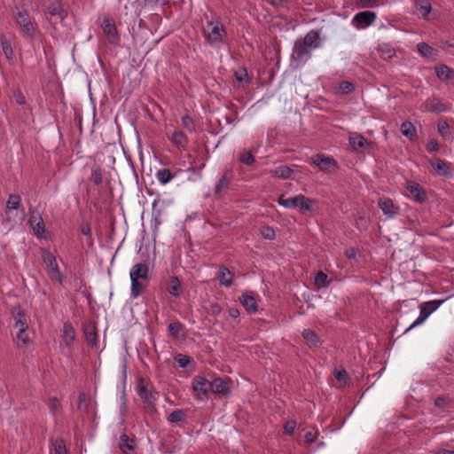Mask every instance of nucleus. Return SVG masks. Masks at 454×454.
Wrapping results in <instances>:
<instances>
[{
    "mask_svg": "<svg viewBox=\"0 0 454 454\" xmlns=\"http://www.w3.org/2000/svg\"><path fill=\"white\" fill-rule=\"evenodd\" d=\"M400 130L403 136L413 141L416 138V129L410 121H404L401 124Z\"/></svg>",
    "mask_w": 454,
    "mask_h": 454,
    "instance_id": "nucleus-33",
    "label": "nucleus"
},
{
    "mask_svg": "<svg viewBox=\"0 0 454 454\" xmlns=\"http://www.w3.org/2000/svg\"><path fill=\"white\" fill-rule=\"evenodd\" d=\"M443 302L442 300H434L427 302H423L419 305L420 313L419 317L405 330L407 333L411 329L423 324L425 320L435 311L440 305Z\"/></svg>",
    "mask_w": 454,
    "mask_h": 454,
    "instance_id": "nucleus-6",
    "label": "nucleus"
},
{
    "mask_svg": "<svg viewBox=\"0 0 454 454\" xmlns=\"http://www.w3.org/2000/svg\"><path fill=\"white\" fill-rule=\"evenodd\" d=\"M137 394L144 403L145 411L148 414L155 413L156 401L160 394L152 383L144 378H140L137 381Z\"/></svg>",
    "mask_w": 454,
    "mask_h": 454,
    "instance_id": "nucleus-3",
    "label": "nucleus"
},
{
    "mask_svg": "<svg viewBox=\"0 0 454 454\" xmlns=\"http://www.w3.org/2000/svg\"><path fill=\"white\" fill-rule=\"evenodd\" d=\"M295 427H296V423L294 421H289L284 427L285 432L286 434H291L294 431Z\"/></svg>",
    "mask_w": 454,
    "mask_h": 454,
    "instance_id": "nucleus-61",
    "label": "nucleus"
},
{
    "mask_svg": "<svg viewBox=\"0 0 454 454\" xmlns=\"http://www.w3.org/2000/svg\"><path fill=\"white\" fill-rule=\"evenodd\" d=\"M131 286H130V296L134 299L140 296L145 287L144 284V280L141 279H130Z\"/></svg>",
    "mask_w": 454,
    "mask_h": 454,
    "instance_id": "nucleus-35",
    "label": "nucleus"
},
{
    "mask_svg": "<svg viewBox=\"0 0 454 454\" xmlns=\"http://www.w3.org/2000/svg\"><path fill=\"white\" fill-rule=\"evenodd\" d=\"M378 206L382 210L383 214L388 217H394L399 213V207L394 204L390 198H380L378 200Z\"/></svg>",
    "mask_w": 454,
    "mask_h": 454,
    "instance_id": "nucleus-10",
    "label": "nucleus"
},
{
    "mask_svg": "<svg viewBox=\"0 0 454 454\" xmlns=\"http://www.w3.org/2000/svg\"><path fill=\"white\" fill-rule=\"evenodd\" d=\"M228 315L230 317L237 319L239 317V309L236 307L230 308L228 310Z\"/></svg>",
    "mask_w": 454,
    "mask_h": 454,
    "instance_id": "nucleus-64",
    "label": "nucleus"
},
{
    "mask_svg": "<svg viewBox=\"0 0 454 454\" xmlns=\"http://www.w3.org/2000/svg\"><path fill=\"white\" fill-rule=\"evenodd\" d=\"M239 301L248 313L254 314L257 311V302L254 292H244L239 297Z\"/></svg>",
    "mask_w": 454,
    "mask_h": 454,
    "instance_id": "nucleus-12",
    "label": "nucleus"
},
{
    "mask_svg": "<svg viewBox=\"0 0 454 454\" xmlns=\"http://www.w3.org/2000/svg\"><path fill=\"white\" fill-rule=\"evenodd\" d=\"M335 378L340 382H347L348 380V374L345 370L338 371L335 373Z\"/></svg>",
    "mask_w": 454,
    "mask_h": 454,
    "instance_id": "nucleus-57",
    "label": "nucleus"
},
{
    "mask_svg": "<svg viewBox=\"0 0 454 454\" xmlns=\"http://www.w3.org/2000/svg\"><path fill=\"white\" fill-rule=\"evenodd\" d=\"M297 202V195L290 198H285L282 194L278 199V203L286 208H295Z\"/></svg>",
    "mask_w": 454,
    "mask_h": 454,
    "instance_id": "nucleus-43",
    "label": "nucleus"
},
{
    "mask_svg": "<svg viewBox=\"0 0 454 454\" xmlns=\"http://www.w3.org/2000/svg\"><path fill=\"white\" fill-rule=\"evenodd\" d=\"M192 387L198 397L204 400L207 397V394L210 391V381L205 377L196 376L192 380Z\"/></svg>",
    "mask_w": 454,
    "mask_h": 454,
    "instance_id": "nucleus-8",
    "label": "nucleus"
},
{
    "mask_svg": "<svg viewBox=\"0 0 454 454\" xmlns=\"http://www.w3.org/2000/svg\"><path fill=\"white\" fill-rule=\"evenodd\" d=\"M348 143L354 151L360 152L364 151L368 146L371 145V143L368 142L364 136L356 132L349 134Z\"/></svg>",
    "mask_w": 454,
    "mask_h": 454,
    "instance_id": "nucleus-11",
    "label": "nucleus"
},
{
    "mask_svg": "<svg viewBox=\"0 0 454 454\" xmlns=\"http://www.w3.org/2000/svg\"><path fill=\"white\" fill-rule=\"evenodd\" d=\"M90 180L92 181L96 185H99L102 183V168L99 165L95 164L91 167Z\"/></svg>",
    "mask_w": 454,
    "mask_h": 454,
    "instance_id": "nucleus-42",
    "label": "nucleus"
},
{
    "mask_svg": "<svg viewBox=\"0 0 454 454\" xmlns=\"http://www.w3.org/2000/svg\"><path fill=\"white\" fill-rule=\"evenodd\" d=\"M0 45L8 62L10 64H13L15 59L14 51L11 43L8 41L6 36L2 35L0 37Z\"/></svg>",
    "mask_w": 454,
    "mask_h": 454,
    "instance_id": "nucleus-26",
    "label": "nucleus"
},
{
    "mask_svg": "<svg viewBox=\"0 0 454 454\" xmlns=\"http://www.w3.org/2000/svg\"><path fill=\"white\" fill-rule=\"evenodd\" d=\"M406 190L409 197L418 203H424L428 199L427 191L416 182H407Z\"/></svg>",
    "mask_w": 454,
    "mask_h": 454,
    "instance_id": "nucleus-7",
    "label": "nucleus"
},
{
    "mask_svg": "<svg viewBox=\"0 0 454 454\" xmlns=\"http://www.w3.org/2000/svg\"><path fill=\"white\" fill-rule=\"evenodd\" d=\"M120 448L124 454H132L135 450L134 441L129 439L127 434L120 436Z\"/></svg>",
    "mask_w": 454,
    "mask_h": 454,
    "instance_id": "nucleus-30",
    "label": "nucleus"
},
{
    "mask_svg": "<svg viewBox=\"0 0 454 454\" xmlns=\"http://www.w3.org/2000/svg\"><path fill=\"white\" fill-rule=\"evenodd\" d=\"M440 146L436 140H431L427 145V149L428 152H437Z\"/></svg>",
    "mask_w": 454,
    "mask_h": 454,
    "instance_id": "nucleus-59",
    "label": "nucleus"
},
{
    "mask_svg": "<svg viewBox=\"0 0 454 454\" xmlns=\"http://www.w3.org/2000/svg\"><path fill=\"white\" fill-rule=\"evenodd\" d=\"M438 132L445 139H449L450 137V127L446 121L438 123Z\"/></svg>",
    "mask_w": 454,
    "mask_h": 454,
    "instance_id": "nucleus-50",
    "label": "nucleus"
},
{
    "mask_svg": "<svg viewBox=\"0 0 454 454\" xmlns=\"http://www.w3.org/2000/svg\"><path fill=\"white\" fill-rule=\"evenodd\" d=\"M186 413L184 410L177 409L173 411L167 418L169 423H179L185 420Z\"/></svg>",
    "mask_w": 454,
    "mask_h": 454,
    "instance_id": "nucleus-41",
    "label": "nucleus"
},
{
    "mask_svg": "<svg viewBox=\"0 0 454 454\" xmlns=\"http://www.w3.org/2000/svg\"><path fill=\"white\" fill-rule=\"evenodd\" d=\"M297 205L302 213L310 212L313 210V206L317 203L315 200L305 197L304 195H297Z\"/></svg>",
    "mask_w": 454,
    "mask_h": 454,
    "instance_id": "nucleus-25",
    "label": "nucleus"
},
{
    "mask_svg": "<svg viewBox=\"0 0 454 454\" xmlns=\"http://www.w3.org/2000/svg\"><path fill=\"white\" fill-rule=\"evenodd\" d=\"M27 328H18L16 338L18 340V345H27L29 342V337L26 333Z\"/></svg>",
    "mask_w": 454,
    "mask_h": 454,
    "instance_id": "nucleus-48",
    "label": "nucleus"
},
{
    "mask_svg": "<svg viewBox=\"0 0 454 454\" xmlns=\"http://www.w3.org/2000/svg\"><path fill=\"white\" fill-rule=\"evenodd\" d=\"M377 18L375 12L371 11H364L358 12L355 15L353 22L357 23L358 27H365L372 25Z\"/></svg>",
    "mask_w": 454,
    "mask_h": 454,
    "instance_id": "nucleus-14",
    "label": "nucleus"
},
{
    "mask_svg": "<svg viewBox=\"0 0 454 454\" xmlns=\"http://www.w3.org/2000/svg\"><path fill=\"white\" fill-rule=\"evenodd\" d=\"M43 261L46 266L48 275L52 281L62 284L65 276L60 272L56 257L48 250L43 251Z\"/></svg>",
    "mask_w": 454,
    "mask_h": 454,
    "instance_id": "nucleus-5",
    "label": "nucleus"
},
{
    "mask_svg": "<svg viewBox=\"0 0 454 454\" xmlns=\"http://www.w3.org/2000/svg\"><path fill=\"white\" fill-rule=\"evenodd\" d=\"M226 35V31L223 26L217 22L213 26L211 31L208 33L207 39V42L215 47H219L223 43V37Z\"/></svg>",
    "mask_w": 454,
    "mask_h": 454,
    "instance_id": "nucleus-9",
    "label": "nucleus"
},
{
    "mask_svg": "<svg viewBox=\"0 0 454 454\" xmlns=\"http://www.w3.org/2000/svg\"><path fill=\"white\" fill-rule=\"evenodd\" d=\"M261 235L263 239L272 240L275 239V231L270 226H262L260 231Z\"/></svg>",
    "mask_w": 454,
    "mask_h": 454,
    "instance_id": "nucleus-49",
    "label": "nucleus"
},
{
    "mask_svg": "<svg viewBox=\"0 0 454 454\" xmlns=\"http://www.w3.org/2000/svg\"><path fill=\"white\" fill-rule=\"evenodd\" d=\"M98 23L108 42L111 44L117 45L120 43V35L113 17L110 14H105L98 18Z\"/></svg>",
    "mask_w": 454,
    "mask_h": 454,
    "instance_id": "nucleus-4",
    "label": "nucleus"
},
{
    "mask_svg": "<svg viewBox=\"0 0 454 454\" xmlns=\"http://www.w3.org/2000/svg\"><path fill=\"white\" fill-rule=\"evenodd\" d=\"M48 408L52 414H57L61 410V403L58 397L52 396L48 400Z\"/></svg>",
    "mask_w": 454,
    "mask_h": 454,
    "instance_id": "nucleus-46",
    "label": "nucleus"
},
{
    "mask_svg": "<svg viewBox=\"0 0 454 454\" xmlns=\"http://www.w3.org/2000/svg\"><path fill=\"white\" fill-rule=\"evenodd\" d=\"M167 291L173 296L177 297L182 294L183 288L179 278L172 276L167 285Z\"/></svg>",
    "mask_w": 454,
    "mask_h": 454,
    "instance_id": "nucleus-27",
    "label": "nucleus"
},
{
    "mask_svg": "<svg viewBox=\"0 0 454 454\" xmlns=\"http://www.w3.org/2000/svg\"><path fill=\"white\" fill-rule=\"evenodd\" d=\"M12 17L18 27L20 35L27 41L37 38L40 30L37 23L33 20L27 10L22 6L15 5L12 9Z\"/></svg>",
    "mask_w": 454,
    "mask_h": 454,
    "instance_id": "nucleus-2",
    "label": "nucleus"
},
{
    "mask_svg": "<svg viewBox=\"0 0 454 454\" xmlns=\"http://www.w3.org/2000/svg\"><path fill=\"white\" fill-rule=\"evenodd\" d=\"M184 326L180 322L170 323L168 327L169 334L175 339H178L181 336V333L184 332Z\"/></svg>",
    "mask_w": 454,
    "mask_h": 454,
    "instance_id": "nucleus-39",
    "label": "nucleus"
},
{
    "mask_svg": "<svg viewBox=\"0 0 454 454\" xmlns=\"http://www.w3.org/2000/svg\"><path fill=\"white\" fill-rule=\"evenodd\" d=\"M210 391L216 395H227L230 393V387L223 379L215 378L210 381Z\"/></svg>",
    "mask_w": 454,
    "mask_h": 454,
    "instance_id": "nucleus-18",
    "label": "nucleus"
},
{
    "mask_svg": "<svg viewBox=\"0 0 454 454\" xmlns=\"http://www.w3.org/2000/svg\"><path fill=\"white\" fill-rule=\"evenodd\" d=\"M450 398L448 396H439L434 400V404L436 407L445 411L450 406Z\"/></svg>",
    "mask_w": 454,
    "mask_h": 454,
    "instance_id": "nucleus-51",
    "label": "nucleus"
},
{
    "mask_svg": "<svg viewBox=\"0 0 454 454\" xmlns=\"http://www.w3.org/2000/svg\"><path fill=\"white\" fill-rule=\"evenodd\" d=\"M216 278L221 286H231L233 283V273L225 266H221L216 273Z\"/></svg>",
    "mask_w": 454,
    "mask_h": 454,
    "instance_id": "nucleus-19",
    "label": "nucleus"
},
{
    "mask_svg": "<svg viewBox=\"0 0 454 454\" xmlns=\"http://www.w3.org/2000/svg\"><path fill=\"white\" fill-rule=\"evenodd\" d=\"M83 333L87 343L93 348H98V339L96 325L92 323L83 325Z\"/></svg>",
    "mask_w": 454,
    "mask_h": 454,
    "instance_id": "nucleus-17",
    "label": "nucleus"
},
{
    "mask_svg": "<svg viewBox=\"0 0 454 454\" xmlns=\"http://www.w3.org/2000/svg\"><path fill=\"white\" fill-rule=\"evenodd\" d=\"M182 125L188 131L192 132L194 130V121L189 115H184L181 119Z\"/></svg>",
    "mask_w": 454,
    "mask_h": 454,
    "instance_id": "nucleus-53",
    "label": "nucleus"
},
{
    "mask_svg": "<svg viewBox=\"0 0 454 454\" xmlns=\"http://www.w3.org/2000/svg\"><path fill=\"white\" fill-rule=\"evenodd\" d=\"M171 142L179 149H184L188 144V138L182 131L176 130L171 136Z\"/></svg>",
    "mask_w": 454,
    "mask_h": 454,
    "instance_id": "nucleus-31",
    "label": "nucleus"
},
{
    "mask_svg": "<svg viewBox=\"0 0 454 454\" xmlns=\"http://www.w3.org/2000/svg\"><path fill=\"white\" fill-rule=\"evenodd\" d=\"M315 285L319 289L328 286L329 281H328L327 274H325V272H323L321 270L318 271L315 277Z\"/></svg>",
    "mask_w": 454,
    "mask_h": 454,
    "instance_id": "nucleus-45",
    "label": "nucleus"
},
{
    "mask_svg": "<svg viewBox=\"0 0 454 454\" xmlns=\"http://www.w3.org/2000/svg\"><path fill=\"white\" fill-rule=\"evenodd\" d=\"M239 161L247 166H251L254 162V157L250 152H244L239 154Z\"/></svg>",
    "mask_w": 454,
    "mask_h": 454,
    "instance_id": "nucleus-47",
    "label": "nucleus"
},
{
    "mask_svg": "<svg viewBox=\"0 0 454 454\" xmlns=\"http://www.w3.org/2000/svg\"><path fill=\"white\" fill-rule=\"evenodd\" d=\"M54 454H66L67 449L65 442L62 439H56L53 442Z\"/></svg>",
    "mask_w": 454,
    "mask_h": 454,
    "instance_id": "nucleus-52",
    "label": "nucleus"
},
{
    "mask_svg": "<svg viewBox=\"0 0 454 454\" xmlns=\"http://www.w3.org/2000/svg\"><path fill=\"white\" fill-rule=\"evenodd\" d=\"M234 75L238 82H242L244 78L247 76V72L246 69H241L239 71L235 72Z\"/></svg>",
    "mask_w": 454,
    "mask_h": 454,
    "instance_id": "nucleus-62",
    "label": "nucleus"
},
{
    "mask_svg": "<svg viewBox=\"0 0 454 454\" xmlns=\"http://www.w3.org/2000/svg\"><path fill=\"white\" fill-rule=\"evenodd\" d=\"M435 73L437 77L442 82H447L454 78V70L450 68L446 65H441L439 67H436Z\"/></svg>",
    "mask_w": 454,
    "mask_h": 454,
    "instance_id": "nucleus-29",
    "label": "nucleus"
},
{
    "mask_svg": "<svg viewBox=\"0 0 454 454\" xmlns=\"http://www.w3.org/2000/svg\"><path fill=\"white\" fill-rule=\"evenodd\" d=\"M426 108L427 111L439 114L448 110L447 106L436 98H429L426 101Z\"/></svg>",
    "mask_w": 454,
    "mask_h": 454,
    "instance_id": "nucleus-24",
    "label": "nucleus"
},
{
    "mask_svg": "<svg viewBox=\"0 0 454 454\" xmlns=\"http://www.w3.org/2000/svg\"><path fill=\"white\" fill-rule=\"evenodd\" d=\"M230 185V178L228 177V171H226L218 180L215 186V196L217 198H222L227 192V190Z\"/></svg>",
    "mask_w": 454,
    "mask_h": 454,
    "instance_id": "nucleus-23",
    "label": "nucleus"
},
{
    "mask_svg": "<svg viewBox=\"0 0 454 454\" xmlns=\"http://www.w3.org/2000/svg\"><path fill=\"white\" fill-rule=\"evenodd\" d=\"M293 172H294V170L291 169L289 167L282 165V166L276 168L272 171V174H273V176H275L278 178L288 179L291 177Z\"/></svg>",
    "mask_w": 454,
    "mask_h": 454,
    "instance_id": "nucleus-38",
    "label": "nucleus"
},
{
    "mask_svg": "<svg viewBox=\"0 0 454 454\" xmlns=\"http://www.w3.org/2000/svg\"><path fill=\"white\" fill-rule=\"evenodd\" d=\"M357 254H358V249L356 247H349V248L346 249V251H345V255L348 259L356 260Z\"/></svg>",
    "mask_w": 454,
    "mask_h": 454,
    "instance_id": "nucleus-56",
    "label": "nucleus"
},
{
    "mask_svg": "<svg viewBox=\"0 0 454 454\" xmlns=\"http://www.w3.org/2000/svg\"><path fill=\"white\" fill-rule=\"evenodd\" d=\"M29 223L33 231H35V234L38 237H42L44 233V223L43 221V218L39 214H36L35 212H32L29 218Z\"/></svg>",
    "mask_w": 454,
    "mask_h": 454,
    "instance_id": "nucleus-20",
    "label": "nucleus"
},
{
    "mask_svg": "<svg viewBox=\"0 0 454 454\" xmlns=\"http://www.w3.org/2000/svg\"><path fill=\"white\" fill-rule=\"evenodd\" d=\"M146 5H167L169 4L168 0H145Z\"/></svg>",
    "mask_w": 454,
    "mask_h": 454,
    "instance_id": "nucleus-58",
    "label": "nucleus"
},
{
    "mask_svg": "<svg viewBox=\"0 0 454 454\" xmlns=\"http://www.w3.org/2000/svg\"><path fill=\"white\" fill-rule=\"evenodd\" d=\"M417 48H418V51L419 52V54L421 56H423L424 58L430 59L435 55L434 49L426 43H419L417 45Z\"/></svg>",
    "mask_w": 454,
    "mask_h": 454,
    "instance_id": "nucleus-40",
    "label": "nucleus"
},
{
    "mask_svg": "<svg viewBox=\"0 0 454 454\" xmlns=\"http://www.w3.org/2000/svg\"><path fill=\"white\" fill-rule=\"evenodd\" d=\"M130 279L147 281L149 278V267L146 263L138 262L132 266L129 271Z\"/></svg>",
    "mask_w": 454,
    "mask_h": 454,
    "instance_id": "nucleus-13",
    "label": "nucleus"
},
{
    "mask_svg": "<svg viewBox=\"0 0 454 454\" xmlns=\"http://www.w3.org/2000/svg\"><path fill=\"white\" fill-rule=\"evenodd\" d=\"M415 7L421 13L423 18H427L432 10L431 4L428 0H417Z\"/></svg>",
    "mask_w": 454,
    "mask_h": 454,
    "instance_id": "nucleus-37",
    "label": "nucleus"
},
{
    "mask_svg": "<svg viewBox=\"0 0 454 454\" xmlns=\"http://www.w3.org/2000/svg\"><path fill=\"white\" fill-rule=\"evenodd\" d=\"M16 328H28L27 317L20 307L14 308L12 311Z\"/></svg>",
    "mask_w": 454,
    "mask_h": 454,
    "instance_id": "nucleus-22",
    "label": "nucleus"
},
{
    "mask_svg": "<svg viewBox=\"0 0 454 454\" xmlns=\"http://www.w3.org/2000/svg\"><path fill=\"white\" fill-rule=\"evenodd\" d=\"M380 57L386 60L391 59L395 55V48L389 43H381L377 47Z\"/></svg>",
    "mask_w": 454,
    "mask_h": 454,
    "instance_id": "nucleus-28",
    "label": "nucleus"
},
{
    "mask_svg": "<svg viewBox=\"0 0 454 454\" xmlns=\"http://www.w3.org/2000/svg\"><path fill=\"white\" fill-rule=\"evenodd\" d=\"M430 164L439 176L450 178L452 176V172L449 163L440 158H435L430 160Z\"/></svg>",
    "mask_w": 454,
    "mask_h": 454,
    "instance_id": "nucleus-16",
    "label": "nucleus"
},
{
    "mask_svg": "<svg viewBox=\"0 0 454 454\" xmlns=\"http://www.w3.org/2000/svg\"><path fill=\"white\" fill-rule=\"evenodd\" d=\"M21 207V198L20 195L11 194L6 201L7 209L18 210Z\"/></svg>",
    "mask_w": 454,
    "mask_h": 454,
    "instance_id": "nucleus-44",
    "label": "nucleus"
},
{
    "mask_svg": "<svg viewBox=\"0 0 454 454\" xmlns=\"http://www.w3.org/2000/svg\"><path fill=\"white\" fill-rule=\"evenodd\" d=\"M361 4V6L363 8H370V7H373L376 4V2L377 0H358Z\"/></svg>",
    "mask_w": 454,
    "mask_h": 454,
    "instance_id": "nucleus-63",
    "label": "nucleus"
},
{
    "mask_svg": "<svg viewBox=\"0 0 454 454\" xmlns=\"http://www.w3.org/2000/svg\"><path fill=\"white\" fill-rule=\"evenodd\" d=\"M339 90L342 93L348 94L354 90V85L348 81H343L340 83Z\"/></svg>",
    "mask_w": 454,
    "mask_h": 454,
    "instance_id": "nucleus-55",
    "label": "nucleus"
},
{
    "mask_svg": "<svg viewBox=\"0 0 454 454\" xmlns=\"http://www.w3.org/2000/svg\"><path fill=\"white\" fill-rule=\"evenodd\" d=\"M155 176L157 180L163 185L168 184L175 177V175L168 168L159 169Z\"/></svg>",
    "mask_w": 454,
    "mask_h": 454,
    "instance_id": "nucleus-36",
    "label": "nucleus"
},
{
    "mask_svg": "<svg viewBox=\"0 0 454 454\" xmlns=\"http://www.w3.org/2000/svg\"><path fill=\"white\" fill-rule=\"evenodd\" d=\"M62 4L59 0H53L50 3L49 5L46 6L45 12L51 16H59L63 19L62 16Z\"/></svg>",
    "mask_w": 454,
    "mask_h": 454,
    "instance_id": "nucleus-34",
    "label": "nucleus"
},
{
    "mask_svg": "<svg viewBox=\"0 0 454 454\" xmlns=\"http://www.w3.org/2000/svg\"><path fill=\"white\" fill-rule=\"evenodd\" d=\"M222 311V308L218 303H212L210 305V313L213 316H218Z\"/></svg>",
    "mask_w": 454,
    "mask_h": 454,
    "instance_id": "nucleus-60",
    "label": "nucleus"
},
{
    "mask_svg": "<svg viewBox=\"0 0 454 454\" xmlns=\"http://www.w3.org/2000/svg\"><path fill=\"white\" fill-rule=\"evenodd\" d=\"M175 361L181 368H185L190 363V357L186 355L178 354L175 356Z\"/></svg>",
    "mask_w": 454,
    "mask_h": 454,
    "instance_id": "nucleus-54",
    "label": "nucleus"
},
{
    "mask_svg": "<svg viewBox=\"0 0 454 454\" xmlns=\"http://www.w3.org/2000/svg\"><path fill=\"white\" fill-rule=\"evenodd\" d=\"M311 162H312V164L318 167L321 171H325V172L329 171L331 167L337 166V163L334 159H333L329 156H325V155H320V154H317L314 157H312Z\"/></svg>",
    "mask_w": 454,
    "mask_h": 454,
    "instance_id": "nucleus-15",
    "label": "nucleus"
},
{
    "mask_svg": "<svg viewBox=\"0 0 454 454\" xmlns=\"http://www.w3.org/2000/svg\"><path fill=\"white\" fill-rule=\"evenodd\" d=\"M301 335L306 342V344L310 348H317L321 346L322 341L319 336L310 329H304L301 333Z\"/></svg>",
    "mask_w": 454,
    "mask_h": 454,
    "instance_id": "nucleus-21",
    "label": "nucleus"
},
{
    "mask_svg": "<svg viewBox=\"0 0 454 454\" xmlns=\"http://www.w3.org/2000/svg\"><path fill=\"white\" fill-rule=\"evenodd\" d=\"M320 46L319 33L309 31L302 39L296 40L291 54L297 66L304 65L311 57V51Z\"/></svg>",
    "mask_w": 454,
    "mask_h": 454,
    "instance_id": "nucleus-1",
    "label": "nucleus"
},
{
    "mask_svg": "<svg viewBox=\"0 0 454 454\" xmlns=\"http://www.w3.org/2000/svg\"><path fill=\"white\" fill-rule=\"evenodd\" d=\"M63 338L67 346L71 345L75 340V332L69 322H65L63 325Z\"/></svg>",
    "mask_w": 454,
    "mask_h": 454,
    "instance_id": "nucleus-32",
    "label": "nucleus"
}]
</instances>
